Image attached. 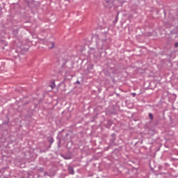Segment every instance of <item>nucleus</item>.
Instances as JSON below:
<instances>
[{
  "mask_svg": "<svg viewBox=\"0 0 178 178\" xmlns=\"http://www.w3.org/2000/svg\"><path fill=\"white\" fill-rule=\"evenodd\" d=\"M133 97H136V93H132Z\"/></svg>",
  "mask_w": 178,
  "mask_h": 178,
  "instance_id": "nucleus-7",
  "label": "nucleus"
},
{
  "mask_svg": "<svg viewBox=\"0 0 178 178\" xmlns=\"http://www.w3.org/2000/svg\"><path fill=\"white\" fill-rule=\"evenodd\" d=\"M175 48L178 47V42L175 43Z\"/></svg>",
  "mask_w": 178,
  "mask_h": 178,
  "instance_id": "nucleus-6",
  "label": "nucleus"
},
{
  "mask_svg": "<svg viewBox=\"0 0 178 178\" xmlns=\"http://www.w3.org/2000/svg\"><path fill=\"white\" fill-rule=\"evenodd\" d=\"M76 83H77L78 84H80V81H78Z\"/></svg>",
  "mask_w": 178,
  "mask_h": 178,
  "instance_id": "nucleus-8",
  "label": "nucleus"
},
{
  "mask_svg": "<svg viewBox=\"0 0 178 178\" xmlns=\"http://www.w3.org/2000/svg\"><path fill=\"white\" fill-rule=\"evenodd\" d=\"M25 23H29V21H26Z\"/></svg>",
  "mask_w": 178,
  "mask_h": 178,
  "instance_id": "nucleus-9",
  "label": "nucleus"
},
{
  "mask_svg": "<svg viewBox=\"0 0 178 178\" xmlns=\"http://www.w3.org/2000/svg\"><path fill=\"white\" fill-rule=\"evenodd\" d=\"M119 19V17L118 15H116L115 17V20L113 21V23H118V20Z\"/></svg>",
  "mask_w": 178,
  "mask_h": 178,
  "instance_id": "nucleus-4",
  "label": "nucleus"
},
{
  "mask_svg": "<svg viewBox=\"0 0 178 178\" xmlns=\"http://www.w3.org/2000/svg\"><path fill=\"white\" fill-rule=\"evenodd\" d=\"M47 46L49 47V49H52L55 48V42H50L47 44Z\"/></svg>",
  "mask_w": 178,
  "mask_h": 178,
  "instance_id": "nucleus-2",
  "label": "nucleus"
},
{
  "mask_svg": "<svg viewBox=\"0 0 178 178\" xmlns=\"http://www.w3.org/2000/svg\"><path fill=\"white\" fill-rule=\"evenodd\" d=\"M149 118L150 119H154V116L152 115V113H149Z\"/></svg>",
  "mask_w": 178,
  "mask_h": 178,
  "instance_id": "nucleus-5",
  "label": "nucleus"
},
{
  "mask_svg": "<svg viewBox=\"0 0 178 178\" xmlns=\"http://www.w3.org/2000/svg\"><path fill=\"white\" fill-rule=\"evenodd\" d=\"M103 4L105 8H108V9H111V8H113V0H104Z\"/></svg>",
  "mask_w": 178,
  "mask_h": 178,
  "instance_id": "nucleus-1",
  "label": "nucleus"
},
{
  "mask_svg": "<svg viewBox=\"0 0 178 178\" xmlns=\"http://www.w3.org/2000/svg\"><path fill=\"white\" fill-rule=\"evenodd\" d=\"M68 170H69V172H70L71 175H74V171L73 170V168L70 167V168H68Z\"/></svg>",
  "mask_w": 178,
  "mask_h": 178,
  "instance_id": "nucleus-3",
  "label": "nucleus"
}]
</instances>
